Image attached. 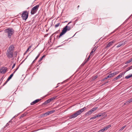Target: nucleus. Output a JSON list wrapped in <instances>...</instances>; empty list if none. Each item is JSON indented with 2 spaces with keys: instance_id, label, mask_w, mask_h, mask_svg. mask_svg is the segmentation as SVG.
Segmentation results:
<instances>
[{
  "instance_id": "nucleus-16",
  "label": "nucleus",
  "mask_w": 132,
  "mask_h": 132,
  "mask_svg": "<svg viewBox=\"0 0 132 132\" xmlns=\"http://www.w3.org/2000/svg\"><path fill=\"white\" fill-rule=\"evenodd\" d=\"M112 44L110 42L106 46V48H107L108 47H110L111 46Z\"/></svg>"
},
{
  "instance_id": "nucleus-46",
  "label": "nucleus",
  "mask_w": 132,
  "mask_h": 132,
  "mask_svg": "<svg viewBox=\"0 0 132 132\" xmlns=\"http://www.w3.org/2000/svg\"><path fill=\"white\" fill-rule=\"evenodd\" d=\"M9 125V123H7L6 125L5 126H8Z\"/></svg>"
},
{
  "instance_id": "nucleus-31",
  "label": "nucleus",
  "mask_w": 132,
  "mask_h": 132,
  "mask_svg": "<svg viewBox=\"0 0 132 132\" xmlns=\"http://www.w3.org/2000/svg\"><path fill=\"white\" fill-rule=\"evenodd\" d=\"M39 55H40V54H39L37 56V57H36V58L35 59V60H36L39 57Z\"/></svg>"
},
{
  "instance_id": "nucleus-35",
  "label": "nucleus",
  "mask_w": 132,
  "mask_h": 132,
  "mask_svg": "<svg viewBox=\"0 0 132 132\" xmlns=\"http://www.w3.org/2000/svg\"><path fill=\"white\" fill-rule=\"evenodd\" d=\"M15 63H14L13 64V65L12 67V69H13V68L15 67Z\"/></svg>"
},
{
  "instance_id": "nucleus-6",
  "label": "nucleus",
  "mask_w": 132,
  "mask_h": 132,
  "mask_svg": "<svg viewBox=\"0 0 132 132\" xmlns=\"http://www.w3.org/2000/svg\"><path fill=\"white\" fill-rule=\"evenodd\" d=\"M28 13L27 11H23L21 17L23 20H26L28 18Z\"/></svg>"
},
{
  "instance_id": "nucleus-7",
  "label": "nucleus",
  "mask_w": 132,
  "mask_h": 132,
  "mask_svg": "<svg viewBox=\"0 0 132 132\" xmlns=\"http://www.w3.org/2000/svg\"><path fill=\"white\" fill-rule=\"evenodd\" d=\"M98 107H95L93 108L89 111L85 113V115H88L91 114L92 113H93L94 111H95L97 108Z\"/></svg>"
},
{
  "instance_id": "nucleus-27",
  "label": "nucleus",
  "mask_w": 132,
  "mask_h": 132,
  "mask_svg": "<svg viewBox=\"0 0 132 132\" xmlns=\"http://www.w3.org/2000/svg\"><path fill=\"white\" fill-rule=\"evenodd\" d=\"M132 61H131V59H130V60H129L128 61H127L126 62V63H130V62H131Z\"/></svg>"
},
{
  "instance_id": "nucleus-38",
  "label": "nucleus",
  "mask_w": 132,
  "mask_h": 132,
  "mask_svg": "<svg viewBox=\"0 0 132 132\" xmlns=\"http://www.w3.org/2000/svg\"><path fill=\"white\" fill-rule=\"evenodd\" d=\"M95 50L94 49H92L91 52H92L93 53H94V52L95 51Z\"/></svg>"
},
{
  "instance_id": "nucleus-44",
  "label": "nucleus",
  "mask_w": 132,
  "mask_h": 132,
  "mask_svg": "<svg viewBox=\"0 0 132 132\" xmlns=\"http://www.w3.org/2000/svg\"><path fill=\"white\" fill-rule=\"evenodd\" d=\"M49 95V94H47L46 95H45V96L44 97V98L45 97L48 96Z\"/></svg>"
},
{
  "instance_id": "nucleus-3",
  "label": "nucleus",
  "mask_w": 132,
  "mask_h": 132,
  "mask_svg": "<svg viewBox=\"0 0 132 132\" xmlns=\"http://www.w3.org/2000/svg\"><path fill=\"white\" fill-rule=\"evenodd\" d=\"M5 32L7 34V36L9 38H11L14 32V30L12 28H8L5 30Z\"/></svg>"
},
{
  "instance_id": "nucleus-57",
  "label": "nucleus",
  "mask_w": 132,
  "mask_h": 132,
  "mask_svg": "<svg viewBox=\"0 0 132 132\" xmlns=\"http://www.w3.org/2000/svg\"><path fill=\"white\" fill-rule=\"evenodd\" d=\"M79 7V5H78V6H77V7H78V8Z\"/></svg>"
},
{
  "instance_id": "nucleus-36",
  "label": "nucleus",
  "mask_w": 132,
  "mask_h": 132,
  "mask_svg": "<svg viewBox=\"0 0 132 132\" xmlns=\"http://www.w3.org/2000/svg\"><path fill=\"white\" fill-rule=\"evenodd\" d=\"M18 114H17L16 115H15V116H14L11 119V120H12L14 118H15V117H17L18 116Z\"/></svg>"
},
{
  "instance_id": "nucleus-47",
  "label": "nucleus",
  "mask_w": 132,
  "mask_h": 132,
  "mask_svg": "<svg viewBox=\"0 0 132 132\" xmlns=\"http://www.w3.org/2000/svg\"><path fill=\"white\" fill-rule=\"evenodd\" d=\"M16 71H17V70L16 69H15V70L14 71V72H13V73L14 74V73Z\"/></svg>"
},
{
  "instance_id": "nucleus-21",
  "label": "nucleus",
  "mask_w": 132,
  "mask_h": 132,
  "mask_svg": "<svg viewBox=\"0 0 132 132\" xmlns=\"http://www.w3.org/2000/svg\"><path fill=\"white\" fill-rule=\"evenodd\" d=\"M60 23H57L55 25V28H56L60 26Z\"/></svg>"
},
{
  "instance_id": "nucleus-24",
  "label": "nucleus",
  "mask_w": 132,
  "mask_h": 132,
  "mask_svg": "<svg viewBox=\"0 0 132 132\" xmlns=\"http://www.w3.org/2000/svg\"><path fill=\"white\" fill-rule=\"evenodd\" d=\"M98 77V76L97 75H96L95 76L93 77L92 78V79L93 80L96 79Z\"/></svg>"
},
{
  "instance_id": "nucleus-42",
  "label": "nucleus",
  "mask_w": 132,
  "mask_h": 132,
  "mask_svg": "<svg viewBox=\"0 0 132 132\" xmlns=\"http://www.w3.org/2000/svg\"><path fill=\"white\" fill-rule=\"evenodd\" d=\"M97 48V47H96V46H95L93 49H94L95 50H96Z\"/></svg>"
},
{
  "instance_id": "nucleus-8",
  "label": "nucleus",
  "mask_w": 132,
  "mask_h": 132,
  "mask_svg": "<svg viewBox=\"0 0 132 132\" xmlns=\"http://www.w3.org/2000/svg\"><path fill=\"white\" fill-rule=\"evenodd\" d=\"M106 116L104 112H102L100 113V121L104 119Z\"/></svg>"
},
{
  "instance_id": "nucleus-40",
  "label": "nucleus",
  "mask_w": 132,
  "mask_h": 132,
  "mask_svg": "<svg viewBox=\"0 0 132 132\" xmlns=\"http://www.w3.org/2000/svg\"><path fill=\"white\" fill-rule=\"evenodd\" d=\"M129 101L130 102V103L131 102H132V98L130 99L129 100Z\"/></svg>"
},
{
  "instance_id": "nucleus-59",
  "label": "nucleus",
  "mask_w": 132,
  "mask_h": 132,
  "mask_svg": "<svg viewBox=\"0 0 132 132\" xmlns=\"http://www.w3.org/2000/svg\"><path fill=\"white\" fill-rule=\"evenodd\" d=\"M97 132H99V131H98Z\"/></svg>"
},
{
  "instance_id": "nucleus-17",
  "label": "nucleus",
  "mask_w": 132,
  "mask_h": 132,
  "mask_svg": "<svg viewBox=\"0 0 132 132\" xmlns=\"http://www.w3.org/2000/svg\"><path fill=\"white\" fill-rule=\"evenodd\" d=\"M132 78V77H131V75H128V76H126L125 77V78L126 79H128L130 78Z\"/></svg>"
},
{
  "instance_id": "nucleus-15",
  "label": "nucleus",
  "mask_w": 132,
  "mask_h": 132,
  "mask_svg": "<svg viewBox=\"0 0 132 132\" xmlns=\"http://www.w3.org/2000/svg\"><path fill=\"white\" fill-rule=\"evenodd\" d=\"M56 96H55L51 97L49 98L51 102L53 101V100H54L56 98Z\"/></svg>"
},
{
  "instance_id": "nucleus-56",
  "label": "nucleus",
  "mask_w": 132,
  "mask_h": 132,
  "mask_svg": "<svg viewBox=\"0 0 132 132\" xmlns=\"http://www.w3.org/2000/svg\"><path fill=\"white\" fill-rule=\"evenodd\" d=\"M45 56L44 55L42 57V58H43V57H44Z\"/></svg>"
},
{
  "instance_id": "nucleus-13",
  "label": "nucleus",
  "mask_w": 132,
  "mask_h": 132,
  "mask_svg": "<svg viewBox=\"0 0 132 132\" xmlns=\"http://www.w3.org/2000/svg\"><path fill=\"white\" fill-rule=\"evenodd\" d=\"M55 112V110H52L47 112L45 113L44 114H46V115H48L50 114H52V113H54Z\"/></svg>"
},
{
  "instance_id": "nucleus-50",
  "label": "nucleus",
  "mask_w": 132,
  "mask_h": 132,
  "mask_svg": "<svg viewBox=\"0 0 132 132\" xmlns=\"http://www.w3.org/2000/svg\"><path fill=\"white\" fill-rule=\"evenodd\" d=\"M31 47V46H29V47L28 48L29 49H30Z\"/></svg>"
},
{
  "instance_id": "nucleus-23",
  "label": "nucleus",
  "mask_w": 132,
  "mask_h": 132,
  "mask_svg": "<svg viewBox=\"0 0 132 132\" xmlns=\"http://www.w3.org/2000/svg\"><path fill=\"white\" fill-rule=\"evenodd\" d=\"M123 43H122L121 44L120 43L117 46V47L118 48L119 47L121 46V45H122L123 44Z\"/></svg>"
},
{
  "instance_id": "nucleus-55",
  "label": "nucleus",
  "mask_w": 132,
  "mask_h": 132,
  "mask_svg": "<svg viewBox=\"0 0 132 132\" xmlns=\"http://www.w3.org/2000/svg\"><path fill=\"white\" fill-rule=\"evenodd\" d=\"M11 121H12V120H10V121H9V122H10Z\"/></svg>"
},
{
  "instance_id": "nucleus-12",
  "label": "nucleus",
  "mask_w": 132,
  "mask_h": 132,
  "mask_svg": "<svg viewBox=\"0 0 132 132\" xmlns=\"http://www.w3.org/2000/svg\"><path fill=\"white\" fill-rule=\"evenodd\" d=\"M6 70V68H3L0 69V73H5Z\"/></svg>"
},
{
  "instance_id": "nucleus-9",
  "label": "nucleus",
  "mask_w": 132,
  "mask_h": 132,
  "mask_svg": "<svg viewBox=\"0 0 132 132\" xmlns=\"http://www.w3.org/2000/svg\"><path fill=\"white\" fill-rule=\"evenodd\" d=\"M125 72H122L120 73L119 75L117 76L116 77L114 78L112 80L113 81H114L116 80H117L119 78H121L122 76L123 75Z\"/></svg>"
},
{
  "instance_id": "nucleus-29",
  "label": "nucleus",
  "mask_w": 132,
  "mask_h": 132,
  "mask_svg": "<svg viewBox=\"0 0 132 132\" xmlns=\"http://www.w3.org/2000/svg\"><path fill=\"white\" fill-rule=\"evenodd\" d=\"M98 116H94V117H92L90 119H94L95 118H96Z\"/></svg>"
},
{
  "instance_id": "nucleus-5",
  "label": "nucleus",
  "mask_w": 132,
  "mask_h": 132,
  "mask_svg": "<svg viewBox=\"0 0 132 132\" xmlns=\"http://www.w3.org/2000/svg\"><path fill=\"white\" fill-rule=\"evenodd\" d=\"M39 6V5H37L32 8L31 11V14H34L36 13L38 10Z\"/></svg>"
},
{
  "instance_id": "nucleus-11",
  "label": "nucleus",
  "mask_w": 132,
  "mask_h": 132,
  "mask_svg": "<svg viewBox=\"0 0 132 132\" xmlns=\"http://www.w3.org/2000/svg\"><path fill=\"white\" fill-rule=\"evenodd\" d=\"M41 99H37L34 101L33 102H32L31 103V105H34L36 103H38V102H39L41 100Z\"/></svg>"
},
{
  "instance_id": "nucleus-53",
  "label": "nucleus",
  "mask_w": 132,
  "mask_h": 132,
  "mask_svg": "<svg viewBox=\"0 0 132 132\" xmlns=\"http://www.w3.org/2000/svg\"><path fill=\"white\" fill-rule=\"evenodd\" d=\"M58 33V31H57L55 33Z\"/></svg>"
},
{
  "instance_id": "nucleus-26",
  "label": "nucleus",
  "mask_w": 132,
  "mask_h": 132,
  "mask_svg": "<svg viewBox=\"0 0 132 132\" xmlns=\"http://www.w3.org/2000/svg\"><path fill=\"white\" fill-rule=\"evenodd\" d=\"M87 62V61H86V60L84 61V62L82 64V65H84Z\"/></svg>"
},
{
  "instance_id": "nucleus-41",
  "label": "nucleus",
  "mask_w": 132,
  "mask_h": 132,
  "mask_svg": "<svg viewBox=\"0 0 132 132\" xmlns=\"http://www.w3.org/2000/svg\"><path fill=\"white\" fill-rule=\"evenodd\" d=\"M42 57L39 60V62H40L42 60Z\"/></svg>"
},
{
  "instance_id": "nucleus-33",
  "label": "nucleus",
  "mask_w": 132,
  "mask_h": 132,
  "mask_svg": "<svg viewBox=\"0 0 132 132\" xmlns=\"http://www.w3.org/2000/svg\"><path fill=\"white\" fill-rule=\"evenodd\" d=\"M46 101L48 103H49L51 102V101H50V99H49Z\"/></svg>"
},
{
  "instance_id": "nucleus-4",
  "label": "nucleus",
  "mask_w": 132,
  "mask_h": 132,
  "mask_svg": "<svg viewBox=\"0 0 132 132\" xmlns=\"http://www.w3.org/2000/svg\"><path fill=\"white\" fill-rule=\"evenodd\" d=\"M13 46L11 45L9 47L8 50H7L6 55L9 58H11L13 57Z\"/></svg>"
},
{
  "instance_id": "nucleus-2",
  "label": "nucleus",
  "mask_w": 132,
  "mask_h": 132,
  "mask_svg": "<svg viewBox=\"0 0 132 132\" xmlns=\"http://www.w3.org/2000/svg\"><path fill=\"white\" fill-rule=\"evenodd\" d=\"M71 22H69L67 24V25L63 28V29L62 30V32L60 33L59 36H57V38L58 37L59 38H60L61 37V36H62V35L65 34L67 31H69L71 29V27L70 26H68V25Z\"/></svg>"
},
{
  "instance_id": "nucleus-30",
  "label": "nucleus",
  "mask_w": 132,
  "mask_h": 132,
  "mask_svg": "<svg viewBox=\"0 0 132 132\" xmlns=\"http://www.w3.org/2000/svg\"><path fill=\"white\" fill-rule=\"evenodd\" d=\"M48 103L46 101L44 102L43 103L42 105H45L47 104Z\"/></svg>"
},
{
  "instance_id": "nucleus-32",
  "label": "nucleus",
  "mask_w": 132,
  "mask_h": 132,
  "mask_svg": "<svg viewBox=\"0 0 132 132\" xmlns=\"http://www.w3.org/2000/svg\"><path fill=\"white\" fill-rule=\"evenodd\" d=\"M93 53L92 52H91L90 53L89 55L90 56H92L93 55Z\"/></svg>"
},
{
  "instance_id": "nucleus-14",
  "label": "nucleus",
  "mask_w": 132,
  "mask_h": 132,
  "mask_svg": "<svg viewBox=\"0 0 132 132\" xmlns=\"http://www.w3.org/2000/svg\"><path fill=\"white\" fill-rule=\"evenodd\" d=\"M118 72H114L111 73L109 75L110 78L114 76L115 75H116L117 73H118Z\"/></svg>"
},
{
  "instance_id": "nucleus-10",
  "label": "nucleus",
  "mask_w": 132,
  "mask_h": 132,
  "mask_svg": "<svg viewBox=\"0 0 132 132\" xmlns=\"http://www.w3.org/2000/svg\"><path fill=\"white\" fill-rule=\"evenodd\" d=\"M111 125H109L106 126V127H104L103 129L100 130V132H103L105 130H107L109 128L111 127Z\"/></svg>"
},
{
  "instance_id": "nucleus-34",
  "label": "nucleus",
  "mask_w": 132,
  "mask_h": 132,
  "mask_svg": "<svg viewBox=\"0 0 132 132\" xmlns=\"http://www.w3.org/2000/svg\"><path fill=\"white\" fill-rule=\"evenodd\" d=\"M9 80H8V79H7V80H6V81L4 83V84L3 85H4L5 84H6L7 82H8V81Z\"/></svg>"
},
{
  "instance_id": "nucleus-52",
  "label": "nucleus",
  "mask_w": 132,
  "mask_h": 132,
  "mask_svg": "<svg viewBox=\"0 0 132 132\" xmlns=\"http://www.w3.org/2000/svg\"><path fill=\"white\" fill-rule=\"evenodd\" d=\"M29 49L28 48V49H27V51H27V52H28V51L29 50Z\"/></svg>"
},
{
  "instance_id": "nucleus-25",
  "label": "nucleus",
  "mask_w": 132,
  "mask_h": 132,
  "mask_svg": "<svg viewBox=\"0 0 132 132\" xmlns=\"http://www.w3.org/2000/svg\"><path fill=\"white\" fill-rule=\"evenodd\" d=\"M130 103V102L129 101V100L128 101H127L124 104H125V105L128 104Z\"/></svg>"
},
{
  "instance_id": "nucleus-37",
  "label": "nucleus",
  "mask_w": 132,
  "mask_h": 132,
  "mask_svg": "<svg viewBox=\"0 0 132 132\" xmlns=\"http://www.w3.org/2000/svg\"><path fill=\"white\" fill-rule=\"evenodd\" d=\"M90 57V56H89L88 57V58L87 59V60H86V61H87V62L89 61V58Z\"/></svg>"
},
{
  "instance_id": "nucleus-48",
  "label": "nucleus",
  "mask_w": 132,
  "mask_h": 132,
  "mask_svg": "<svg viewBox=\"0 0 132 132\" xmlns=\"http://www.w3.org/2000/svg\"><path fill=\"white\" fill-rule=\"evenodd\" d=\"M108 81H107L104 82V84H106V83H108Z\"/></svg>"
},
{
  "instance_id": "nucleus-1",
  "label": "nucleus",
  "mask_w": 132,
  "mask_h": 132,
  "mask_svg": "<svg viewBox=\"0 0 132 132\" xmlns=\"http://www.w3.org/2000/svg\"><path fill=\"white\" fill-rule=\"evenodd\" d=\"M86 109V107H84L79 110L76 111L75 113L70 116L69 117L70 119L75 118L78 116L80 115Z\"/></svg>"
},
{
  "instance_id": "nucleus-45",
  "label": "nucleus",
  "mask_w": 132,
  "mask_h": 132,
  "mask_svg": "<svg viewBox=\"0 0 132 132\" xmlns=\"http://www.w3.org/2000/svg\"><path fill=\"white\" fill-rule=\"evenodd\" d=\"M105 79V77L102 80V81H104V80L105 79Z\"/></svg>"
},
{
  "instance_id": "nucleus-58",
  "label": "nucleus",
  "mask_w": 132,
  "mask_h": 132,
  "mask_svg": "<svg viewBox=\"0 0 132 132\" xmlns=\"http://www.w3.org/2000/svg\"><path fill=\"white\" fill-rule=\"evenodd\" d=\"M131 77H132V74L131 75Z\"/></svg>"
},
{
  "instance_id": "nucleus-39",
  "label": "nucleus",
  "mask_w": 132,
  "mask_h": 132,
  "mask_svg": "<svg viewBox=\"0 0 132 132\" xmlns=\"http://www.w3.org/2000/svg\"><path fill=\"white\" fill-rule=\"evenodd\" d=\"M110 78L109 76V75L106 77H105V79H108V78Z\"/></svg>"
},
{
  "instance_id": "nucleus-18",
  "label": "nucleus",
  "mask_w": 132,
  "mask_h": 132,
  "mask_svg": "<svg viewBox=\"0 0 132 132\" xmlns=\"http://www.w3.org/2000/svg\"><path fill=\"white\" fill-rule=\"evenodd\" d=\"M13 74L12 73L11 75L8 78H7V79H8V80H10V79H11L12 77V76H13Z\"/></svg>"
},
{
  "instance_id": "nucleus-20",
  "label": "nucleus",
  "mask_w": 132,
  "mask_h": 132,
  "mask_svg": "<svg viewBox=\"0 0 132 132\" xmlns=\"http://www.w3.org/2000/svg\"><path fill=\"white\" fill-rule=\"evenodd\" d=\"M27 114V113H25L23 114H22L21 116L20 117V118H22L23 117H24V116H26V115Z\"/></svg>"
},
{
  "instance_id": "nucleus-19",
  "label": "nucleus",
  "mask_w": 132,
  "mask_h": 132,
  "mask_svg": "<svg viewBox=\"0 0 132 132\" xmlns=\"http://www.w3.org/2000/svg\"><path fill=\"white\" fill-rule=\"evenodd\" d=\"M126 126H124L119 130V131H122V130H123L124 129V128H125L126 127Z\"/></svg>"
},
{
  "instance_id": "nucleus-49",
  "label": "nucleus",
  "mask_w": 132,
  "mask_h": 132,
  "mask_svg": "<svg viewBox=\"0 0 132 132\" xmlns=\"http://www.w3.org/2000/svg\"><path fill=\"white\" fill-rule=\"evenodd\" d=\"M36 60H35V59L33 61V62H32V63H34L35 62V61H36Z\"/></svg>"
},
{
  "instance_id": "nucleus-22",
  "label": "nucleus",
  "mask_w": 132,
  "mask_h": 132,
  "mask_svg": "<svg viewBox=\"0 0 132 132\" xmlns=\"http://www.w3.org/2000/svg\"><path fill=\"white\" fill-rule=\"evenodd\" d=\"M132 69V66H131L130 67L128 68H127V70H126V71H128V70H130V69Z\"/></svg>"
},
{
  "instance_id": "nucleus-51",
  "label": "nucleus",
  "mask_w": 132,
  "mask_h": 132,
  "mask_svg": "<svg viewBox=\"0 0 132 132\" xmlns=\"http://www.w3.org/2000/svg\"><path fill=\"white\" fill-rule=\"evenodd\" d=\"M27 51H26L24 53V55L26 54V53H27Z\"/></svg>"
},
{
  "instance_id": "nucleus-54",
  "label": "nucleus",
  "mask_w": 132,
  "mask_h": 132,
  "mask_svg": "<svg viewBox=\"0 0 132 132\" xmlns=\"http://www.w3.org/2000/svg\"><path fill=\"white\" fill-rule=\"evenodd\" d=\"M19 67L16 69V70H17L18 69V68H19Z\"/></svg>"
},
{
  "instance_id": "nucleus-43",
  "label": "nucleus",
  "mask_w": 132,
  "mask_h": 132,
  "mask_svg": "<svg viewBox=\"0 0 132 132\" xmlns=\"http://www.w3.org/2000/svg\"><path fill=\"white\" fill-rule=\"evenodd\" d=\"M97 48V47H96V46H95L93 49H94L95 50H96Z\"/></svg>"
},
{
  "instance_id": "nucleus-28",
  "label": "nucleus",
  "mask_w": 132,
  "mask_h": 132,
  "mask_svg": "<svg viewBox=\"0 0 132 132\" xmlns=\"http://www.w3.org/2000/svg\"><path fill=\"white\" fill-rule=\"evenodd\" d=\"M116 41V40L115 39H114L112 41L110 42L112 44L113 43H115Z\"/></svg>"
}]
</instances>
